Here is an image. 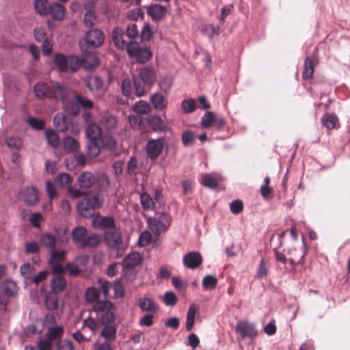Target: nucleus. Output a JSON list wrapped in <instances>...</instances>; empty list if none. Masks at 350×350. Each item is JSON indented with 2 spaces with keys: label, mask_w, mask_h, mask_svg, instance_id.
Masks as SVG:
<instances>
[{
  "label": "nucleus",
  "mask_w": 350,
  "mask_h": 350,
  "mask_svg": "<svg viewBox=\"0 0 350 350\" xmlns=\"http://www.w3.org/2000/svg\"><path fill=\"white\" fill-rule=\"evenodd\" d=\"M103 203V198L98 194L86 196L77 204L79 214L85 218L94 217L95 211L99 208Z\"/></svg>",
  "instance_id": "obj_1"
},
{
  "label": "nucleus",
  "mask_w": 350,
  "mask_h": 350,
  "mask_svg": "<svg viewBox=\"0 0 350 350\" xmlns=\"http://www.w3.org/2000/svg\"><path fill=\"white\" fill-rule=\"evenodd\" d=\"M104 241L109 248L116 252L117 257H121L123 255L125 246L119 228L106 231L104 234Z\"/></svg>",
  "instance_id": "obj_2"
},
{
  "label": "nucleus",
  "mask_w": 350,
  "mask_h": 350,
  "mask_svg": "<svg viewBox=\"0 0 350 350\" xmlns=\"http://www.w3.org/2000/svg\"><path fill=\"white\" fill-rule=\"evenodd\" d=\"M147 223L150 230L155 236H159L165 232L170 226L171 217L165 213H156L154 217H149Z\"/></svg>",
  "instance_id": "obj_3"
},
{
  "label": "nucleus",
  "mask_w": 350,
  "mask_h": 350,
  "mask_svg": "<svg viewBox=\"0 0 350 350\" xmlns=\"http://www.w3.org/2000/svg\"><path fill=\"white\" fill-rule=\"evenodd\" d=\"M79 188H70L68 192L75 198L82 196L85 192L83 190L90 189L96 183V176L90 172H83L77 178Z\"/></svg>",
  "instance_id": "obj_4"
},
{
  "label": "nucleus",
  "mask_w": 350,
  "mask_h": 350,
  "mask_svg": "<svg viewBox=\"0 0 350 350\" xmlns=\"http://www.w3.org/2000/svg\"><path fill=\"white\" fill-rule=\"evenodd\" d=\"M126 50L129 57H134L137 62L141 64L147 62L152 56L148 47L142 46L137 42L129 41Z\"/></svg>",
  "instance_id": "obj_5"
},
{
  "label": "nucleus",
  "mask_w": 350,
  "mask_h": 350,
  "mask_svg": "<svg viewBox=\"0 0 350 350\" xmlns=\"http://www.w3.org/2000/svg\"><path fill=\"white\" fill-rule=\"evenodd\" d=\"M53 124L57 131L70 132L72 134H77L79 129L77 125H74L70 118L63 113H59L53 118Z\"/></svg>",
  "instance_id": "obj_6"
},
{
  "label": "nucleus",
  "mask_w": 350,
  "mask_h": 350,
  "mask_svg": "<svg viewBox=\"0 0 350 350\" xmlns=\"http://www.w3.org/2000/svg\"><path fill=\"white\" fill-rule=\"evenodd\" d=\"M165 144L164 137L149 139L146 146L147 157L151 161L156 160L162 153Z\"/></svg>",
  "instance_id": "obj_7"
},
{
  "label": "nucleus",
  "mask_w": 350,
  "mask_h": 350,
  "mask_svg": "<svg viewBox=\"0 0 350 350\" xmlns=\"http://www.w3.org/2000/svg\"><path fill=\"white\" fill-rule=\"evenodd\" d=\"M83 40L88 48L95 49L103 44L105 36L102 31L98 29H92L85 33Z\"/></svg>",
  "instance_id": "obj_8"
},
{
  "label": "nucleus",
  "mask_w": 350,
  "mask_h": 350,
  "mask_svg": "<svg viewBox=\"0 0 350 350\" xmlns=\"http://www.w3.org/2000/svg\"><path fill=\"white\" fill-rule=\"evenodd\" d=\"M80 46L83 51L82 57L81 58L82 67L85 70H91L96 68L99 64L97 55L93 51H83L81 42H80Z\"/></svg>",
  "instance_id": "obj_9"
},
{
  "label": "nucleus",
  "mask_w": 350,
  "mask_h": 350,
  "mask_svg": "<svg viewBox=\"0 0 350 350\" xmlns=\"http://www.w3.org/2000/svg\"><path fill=\"white\" fill-rule=\"evenodd\" d=\"M19 196L20 199L28 206H33L39 200L38 191L34 187H29L21 190Z\"/></svg>",
  "instance_id": "obj_10"
},
{
  "label": "nucleus",
  "mask_w": 350,
  "mask_h": 350,
  "mask_svg": "<svg viewBox=\"0 0 350 350\" xmlns=\"http://www.w3.org/2000/svg\"><path fill=\"white\" fill-rule=\"evenodd\" d=\"M93 224L94 227L102 230H111L118 228L112 217H101L98 214L93 219Z\"/></svg>",
  "instance_id": "obj_11"
},
{
  "label": "nucleus",
  "mask_w": 350,
  "mask_h": 350,
  "mask_svg": "<svg viewBox=\"0 0 350 350\" xmlns=\"http://www.w3.org/2000/svg\"><path fill=\"white\" fill-rule=\"evenodd\" d=\"M148 87L151 86L156 81V71L151 65L142 68L139 72V77Z\"/></svg>",
  "instance_id": "obj_12"
},
{
  "label": "nucleus",
  "mask_w": 350,
  "mask_h": 350,
  "mask_svg": "<svg viewBox=\"0 0 350 350\" xmlns=\"http://www.w3.org/2000/svg\"><path fill=\"white\" fill-rule=\"evenodd\" d=\"M202 262V256L197 252H189L183 257L184 265L190 269H195L198 268Z\"/></svg>",
  "instance_id": "obj_13"
},
{
  "label": "nucleus",
  "mask_w": 350,
  "mask_h": 350,
  "mask_svg": "<svg viewBox=\"0 0 350 350\" xmlns=\"http://www.w3.org/2000/svg\"><path fill=\"white\" fill-rule=\"evenodd\" d=\"M68 94V89L59 83H53L50 86L49 98H53L64 102Z\"/></svg>",
  "instance_id": "obj_14"
},
{
  "label": "nucleus",
  "mask_w": 350,
  "mask_h": 350,
  "mask_svg": "<svg viewBox=\"0 0 350 350\" xmlns=\"http://www.w3.org/2000/svg\"><path fill=\"white\" fill-rule=\"evenodd\" d=\"M236 330L243 338H253L257 335V331L252 323L247 321H240L237 324Z\"/></svg>",
  "instance_id": "obj_15"
},
{
  "label": "nucleus",
  "mask_w": 350,
  "mask_h": 350,
  "mask_svg": "<svg viewBox=\"0 0 350 350\" xmlns=\"http://www.w3.org/2000/svg\"><path fill=\"white\" fill-rule=\"evenodd\" d=\"M125 33L120 27H115L111 33V38L116 46L120 49H126L129 42L125 39Z\"/></svg>",
  "instance_id": "obj_16"
},
{
  "label": "nucleus",
  "mask_w": 350,
  "mask_h": 350,
  "mask_svg": "<svg viewBox=\"0 0 350 350\" xmlns=\"http://www.w3.org/2000/svg\"><path fill=\"white\" fill-rule=\"evenodd\" d=\"M102 129L100 125L96 123H89L86 125L85 136L90 142L97 141L101 137Z\"/></svg>",
  "instance_id": "obj_17"
},
{
  "label": "nucleus",
  "mask_w": 350,
  "mask_h": 350,
  "mask_svg": "<svg viewBox=\"0 0 350 350\" xmlns=\"http://www.w3.org/2000/svg\"><path fill=\"white\" fill-rule=\"evenodd\" d=\"M138 305L142 312L155 313L158 311V306L152 298L144 297L138 300Z\"/></svg>",
  "instance_id": "obj_18"
},
{
  "label": "nucleus",
  "mask_w": 350,
  "mask_h": 350,
  "mask_svg": "<svg viewBox=\"0 0 350 350\" xmlns=\"http://www.w3.org/2000/svg\"><path fill=\"white\" fill-rule=\"evenodd\" d=\"M147 12L153 21H159L165 15L167 8L160 4H152L147 8Z\"/></svg>",
  "instance_id": "obj_19"
},
{
  "label": "nucleus",
  "mask_w": 350,
  "mask_h": 350,
  "mask_svg": "<svg viewBox=\"0 0 350 350\" xmlns=\"http://www.w3.org/2000/svg\"><path fill=\"white\" fill-rule=\"evenodd\" d=\"M100 124L107 131H111L116 129L118 120L116 116L106 113L101 116Z\"/></svg>",
  "instance_id": "obj_20"
},
{
  "label": "nucleus",
  "mask_w": 350,
  "mask_h": 350,
  "mask_svg": "<svg viewBox=\"0 0 350 350\" xmlns=\"http://www.w3.org/2000/svg\"><path fill=\"white\" fill-rule=\"evenodd\" d=\"M66 285V280L62 275H55L51 280V292L55 294L62 293Z\"/></svg>",
  "instance_id": "obj_21"
},
{
  "label": "nucleus",
  "mask_w": 350,
  "mask_h": 350,
  "mask_svg": "<svg viewBox=\"0 0 350 350\" xmlns=\"http://www.w3.org/2000/svg\"><path fill=\"white\" fill-rule=\"evenodd\" d=\"M142 257L138 252L129 254L123 260L122 265L126 268H133L141 264Z\"/></svg>",
  "instance_id": "obj_22"
},
{
  "label": "nucleus",
  "mask_w": 350,
  "mask_h": 350,
  "mask_svg": "<svg viewBox=\"0 0 350 350\" xmlns=\"http://www.w3.org/2000/svg\"><path fill=\"white\" fill-rule=\"evenodd\" d=\"M49 14L55 21H62L65 14L64 7L59 3H53L49 5Z\"/></svg>",
  "instance_id": "obj_23"
},
{
  "label": "nucleus",
  "mask_w": 350,
  "mask_h": 350,
  "mask_svg": "<svg viewBox=\"0 0 350 350\" xmlns=\"http://www.w3.org/2000/svg\"><path fill=\"white\" fill-rule=\"evenodd\" d=\"M56 241L57 239L55 237L53 234L49 232L42 234L40 239V243L49 251L55 248Z\"/></svg>",
  "instance_id": "obj_24"
},
{
  "label": "nucleus",
  "mask_w": 350,
  "mask_h": 350,
  "mask_svg": "<svg viewBox=\"0 0 350 350\" xmlns=\"http://www.w3.org/2000/svg\"><path fill=\"white\" fill-rule=\"evenodd\" d=\"M147 122L152 129L154 131H163L165 124L162 118L157 115H152L148 117Z\"/></svg>",
  "instance_id": "obj_25"
},
{
  "label": "nucleus",
  "mask_w": 350,
  "mask_h": 350,
  "mask_svg": "<svg viewBox=\"0 0 350 350\" xmlns=\"http://www.w3.org/2000/svg\"><path fill=\"white\" fill-rule=\"evenodd\" d=\"M150 98L151 102L156 109L162 111L166 108L167 102L161 94L155 93L151 96Z\"/></svg>",
  "instance_id": "obj_26"
},
{
  "label": "nucleus",
  "mask_w": 350,
  "mask_h": 350,
  "mask_svg": "<svg viewBox=\"0 0 350 350\" xmlns=\"http://www.w3.org/2000/svg\"><path fill=\"white\" fill-rule=\"evenodd\" d=\"M50 86L43 82H39L34 85V93L36 97L43 98L49 97Z\"/></svg>",
  "instance_id": "obj_27"
},
{
  "label": "nucleus",
  "mask_w": 350,
  "mask_h": 350,
  "mask_svg": "<svg viewBox=\"0 0 350 350\" xmlns=\"http://www.w3.org/2000/svg\"><path fill=\"white\" fill-rule=\"evenodd\" d=\"M139 172L138 161L135 157H131L126 165V175L135 176Z\"/></svg>",
  "instance_id": "obj_28"
},
{
  "label": "nucleus",
  "mask_w": 350,
  "mask_h": 350,
  "mask_svg": "<svg viewBox=\"0 0 350 350\" xmlns=\"http://www.w3.org/2000/svg\"><path fill=\"white\" fill-rule=\"evenodd\" d=\"M87 230L83 226L75 227L72 230V239L73 241L77 244H80V245L85 238Z\"/></svg>",
  "instance_id": "obj_29"
},
{
  "label": "nucleus",
  "mask_w": 350,
  "mask_h": 350,
  "mask_svg": "<svg viewBox=\"0 0 350 350\" xmlns=\"http://www.w3.org/2000/svg\"><path fill=\"white\" fill-rule=\"evenodd\" d=\"M112 308L113 304L109 300H96L92 306V310L96 312H105Z\"/></svg>",
  "instance_id": "obj_30"
},
{
  "label": "nucleus",
  "mask_w": 350,
  "mask_h": 350,
  "mask_svg": "<svg viewBox=\"0 0 350 350\" xmlns=\"http://www.w3.org/2000/svg\"><path fill=\"white\" fill-rule=\"evenodd\" d=\"M133 81L135 88V94L137 96H144L146 92V87H148V85L144 83L139 77L136 76H133Z\"/></svg>",
  "instance_id": "obj_31"
},
{
  "label": "nucleus",
  "mask_w": 350,
  "mask_h": 350,
  "mask_svg": "<svg viewBox=\"0 0 350 350\" xmlns=\"http://www.w3.org/2000/svg\"><path fill=\"white\" fill-rule=\"evenodd\" d=\"M63 103L64 109L69 114L75 116L79 113L78 102L75 98L73 100H69L68 101L65 100Z\"/></svg>",
  "instance_id": "obj_32"
},
{
  "label": "nucleus",
  "mask_w": 350,
  "mask_h": 350,
  "mask_svg": "<svg viewBox=\"0 0 350 350\" xmlns=\"http://www.w3.org/2000/svg\"><path fill=\"white\" fill-rule=\"evenodd\" d=\"M116 332L114 326L105 325L100 332V335L105 338L107 342H113L116 339Z\"/></svg>",
  "instance_id": "obj_33"
},
{
  "label": "nucleus",
  "mask_w": 350,
  "mask_h": 350,
  "mask_svg": "<svg viewBox=\"0 0 350 350\" xmlns=\"http://www.w3.org/2000/svg\"><path fill=\"white\" fill-rule=\"evenodd\" d=\"M72 178L68 173H60L55 178V183L62 187H70Z\"/></svg>",
  "instance_id": "obj_34"
},
{
  "label": "nucleus",
  "mask_w": 350,
  "mask_h": 350,
  "mask_svg": "<svg viewBox=\"0 0 350 350\" xmlns=\"http://www.w3.org/2000/svg\"><path fill=\"white\" fill-rule=\"evenodd\" d=\"M200 182L203 185L211 189H215L218 186L217 179L210 174H202Z\"/></svg>",
  "instance_id": "obj_35"
},
{
  "label": "nucleus",
  "mask_w": 350,
  "mask_h": 350,
  "mask_svg": "<svg viewBox=\"0 0 350 350\" xmlns=\"http://www.w3.org/2000/svg\"><path fill=\"white\" fill-rule=\"evenodd\" d=\"M94 185H96L99 191L106 190L110 185L109 176L104 173L98 174L96 176V183Z\"/></svg>",
  "instance_id": "obj_36"
},
{
  "label": "nucleus",
  "mask_w": 350,
  "mask_h": 350,
  "mask_svg": "<svg viewBox=\"0 0 350 350\" xmlns=\"http://www.w3.org/2000/svg\"><path fill=\"white\" fill-rule=\"evenodd\" d=\"M100 242V236L97 234H92L87 237L82 241L81 247H94Z\"/></svg>",
  "instance_id": "obj_37"
},
{
  "label": "nucleus",
  "mask_w": 350,
  "mask_h": 350,
  "mask_svg": "<svg viewBox=\"0 0 350 350\" xmlns=\"http://www.w3.org/2000/svg\"><path fill=\"white\" fill-rule=\"evenodd\" d=\"M75 98L78 102V105H79V109L81 108H82L85 110H88V109H91L94 108V103L92 100H90L79 94H76L75 95Z\"/></svg>",
  "instance_id": "obj_38"
},
{
  "label": "nucleus",
  "mask_w": 350,
  "mask_h": 350,
  "mask_svg": "<svg viewBox=\"0 0 350 350\" xmlns=\"http://www.w3.org/2000/svg\"><path fill=\"white\" fill-rule=\"evenodd\" d=\"M102 146L110 152H114L116 149L117 142L111 135H105L101 139Z\"/></svg>",
  "instance_id": "obj_39"
},
{
  "label": "nucleus",
  "mask_w": 350,
  "mask_h": 350,
  "mask_svg": "<svg viewBox=\"0 0 350 350\" xmlns=\"http://www.w3.org/2000/svg\"><path fill=\"white\" fill-rule=\"evenodd\" d=\"M45 306L49 310H54L58 307V301L56 294L50 292L45 297Z\"/></svg>",
  "instance_id": "obj_40"
},
{
  "label": "nucleus",
  "mask_w": 350,
  "mask_h": 350,
  "mask_svg": "<svg viewBox=\"0 0 350 350\" xmlns=\"http://www.w3.org/2000/svg\"><path fill=\"white\" fill-rule=\"evenodd\" d=\"M49 3L47 0H36L34 1V8L38 14L41 16L49 14Z\"/></svg>",
  "instance_id": "obj_41"
},
{
  "label": "nucleus",
  "mask_w": 350,
  "mask_h": 350,
  "mask_svg": "<svg viewBox=\"0 0 350 350\" xmlns=\"http://www.w3.org/2000/svg\"><path fill=\"white\" fill-rule=\"evenodd\" d=\"M82 66L81 58L75 55H69L67 57V70L70 72L76 71Z\"/></svg>",
  "instance_id": "obj_42"
},
{
  "label": "nucleus",
  "mask_w": 350,
  "mask_h": 350,
  "mask_svg": "<svg viewBox=\"0 0 350 350\" xmlns=\"http://www.w3.org/2000/svg\"><path fill=\"white\" fill-rule=\"evenodd\" d=\"M100 290L95 287H89L85 292V299L88 303L95 302L99 297Z\"/></svg>",
  "instance_id": "obj_43"
},
{
  "label": "nucleus",
  "mask_w": 350,
  "mask_h": 350,
  "mask_svg": "<svg viewBox=\"0 0 350 350\" xmlns=\"http://www.w3.org/2000/svg\"><path fill=\"white\" fill-rule=\"evenodd\" d=\"M64 146L70 152H77L79 148V144L75 139L66 137L64 139Z\"/></svg>",
  "instance_id": "obj_44"
},
{
  "label": "nucleus",
  "mask_w": 350,
  "mask_h": 350,
  "mask_svg": "<svg viewBox=\"0 0 350 350\" xmlns=\"http://www.w3.org/2000/svg\"><path fill=\"white\" fill-rule=\"evenodd\" d=\"M45 136L49 145L53 148H56L59 144L58 135L53 129H47L45 131Z\"/></svg>",
  "instance_id": "obj_45"
},
{
  "label": "nucleus",
  "mask_w": 350,
  "mask_h": 350,
  "mask_svg": "<svg viewBox=\"0 0 350 350\" xmlns=\"http://www.w3.org/2000/svg\"><path fill=\"white\" fill-rule=\"evenodd\" d=\"M66 252L65 250H55L53 249L50 251V258L49 259V263L59 262L62 263L65 258Z\"/></svg>",
  "instance_id": "obj_46"
},
{
  "label": "nucleus",
  "mask_w": 350,
  "mask_h": 350,
  "mask_svg": "<svg viewBox=\"0 0 350 350\" xmlns=\"http://www.w3.org/2000/svg\"><path fill=\"white\" fill-rule=\"evenodd\" d=\"M133 110L138 115H144L150 111V107L147 102L140 100L135 104Z\"/></svg>",
  "instance_id": "obj_47"
},
{
  "label": "nucleus",
  "mask_w": 350,
  "mask_h": 350,
  "mask_svg": "<svg viewBox=\"0 0 350 350\" xmlns=\"http://www.w3.org/2000/svg\"><path fill=\"white\" fill-rule=\"evenodd\" d=\"M217 278L212 275H207L202 280V286L206 290L214 289L217 284Z\"/></svg>",
  "instance_id": "obj_48"
},
{
  "label": "nucleus",
  "mask_w": 350,
  "mask_h": 350,
  "mask_svg": "<svg viewBox=\"0 0 350 350\" xmlns=\"http://www.w3.org/2000/svg\"><path fill=\"white\" fill-rule=\"evenodd\" d=\"M140 200L144 210H152L154 208V202L148 193H142Z\"/></svg>",
  "instance_id": "obj_49"
},
{
  "label": "nucleus",
  "mask_w": 350,
  "mask_h": 350,
  "mask_svg": "<svg viewBox=\"0 0 350 350\" xmlns=\"http://www.w3.org/2000/svg\"><path fill=\"white\" fill-rule=\"evenodd\" d=\"M67 57L68 56L59 53L55 55L54 64L58 70L67 71Z\"/></svg>",
  "instance_id": "obj_50"
},
{
  "label": "nucleus",
  "mask_w": 350,
  "mask_h": 350,
  "mask_svg": "<svg viewBox=\"0 0 350 350\" xmlns=\"http://www.w3.org/2000/svg\"><path fill=\"white\" fill-rule=\"evenodd\" d=\"M314 72L313 62L311 59L306 57L304 62V69L303 72V78L305 80L312 77Z\"/></svg>",
  "instance_id": "obj_51"
},
{
  "label": "nucleus",
  "mask_w": 350,
  "mask_h": 350,
  "mask_svg": "<svg viewBox=\"0 0 350 350\" xmlns=\"http://www.w3.org/2000/svg\"><path fill=\"white\" fill-rule=\"evenodd\" d=\"M129 122L131 126L134 129H142L144 125L143 118L138 115H130Z\"/></svg>",
  "instance_id": "obj_52"
},
{
  "label": "nucleus",
  "mask_w": 350,
  "mask_h": 350,
  "mask_svg": "<svg viewBox=\"0 0 350 350\" xmlns=\"http://www.w3.org/2000/svg\"><path fill=\"white\" fill-rule=\"evenodd\" d=\"M338 122V118L334 114H327L322 118V123L327 129H334Z\"/></svg>",
  "instance_id": "obj_53"
},
{
  "label": "nucleus",
  "mask_w": 350,
  "mask_h": 350,
  "mask_svg": "<svg viewBox=\"0 0 350 350\" xmlns=\"http://www.w3.org/2000/svg\"><path fill=\"white\" fill-rule=\"evenodd\" d=\"M97 282L100 284V293H102L104 297L108 298L110 296L109 292L113 284L108 281H103L101 278H98Z\"/></svg>",
  "instance_id": "obj_54"
},
{
  "label": "nucleus",
  "mask_w": 350,
  "mask_h": 350,
  "mask_svg": "<svg viewBox=\"0 0 350 350\" xmlns=\"http://www.w3.org/2000/svg\"><path fill=\"white\" fill-rule=\"evenodd\" d=\"M180 106L185 113H191L195 111L196 103L193 98L183 100L181 102Z\"/></svg>",
  "instance_id": "obj_55"
},
{
  "label": "nucleus",
  "mask_w": 350,
  "mask_h": 350,
  "mask_svg": "<svg viewBox=\"0 0 350 350\" xmlns=\"http://www.w3.org/2000/svg\"><path fill=\"white\" fill-rule=\"evenodd\" d=\"M196 141V135L191 131H185L182 133V142L184 146H192Z\"/></svg>",
  "instance_id": "obj_56"
},
{
  "label": "nucleus",
  "mask_w": 350,
  "mask_h": 350,
  "mask_svg": "<svg viewBox=\"0 0 350 350\" xmlns=\"http://www.w3.org/2000/svg\"><path fill=\"white\" fill-rule=\"evenodd\" d=\"M215 114L211 111H206L201 118V125L204 128L210 127L215 120Z\"/></svg>",
  "instance_id": "obj_57"
},
{
  "label": "nucleus",
  "mask_w": 350,
  "mask_h": 350,
  "mask_svg": "<svg viewBox=\"0 0 350 350\" xmlns=\"http://www.w3.org/2000/svg\"><path fill=\"white\" fill-rule=\"evenodd\" d=\"M34 267L30 263H24L20 267L21 274L26 279L31 280L33 275Z\"/></svg>",
  "instance_id": "obj_58"
},
{
  "label": "nucleus",
  "mask_w": 350,
  "mask_h": 350,
  "mask_svg": "<svg viewBox=\"0 0 350 350\" xmlns=\"http://www.w3.org/2000/svg\"><path fill=\"white\" fill-rule=\"evenodd\" d=\"M27 122L36 130H42L44 128L45 122L40 118L29 117L27 120Z\"/></svg>",
  "instance_id": "obj_59"
},
{
  "label": "nucleus",
  "mask_w": 350,
  "mask_h": 350,
  "mask_svg": "<svg viewBox=\"0 0 350 350\" xmlns=\"http://www.w3.org/2000/svg\"><path fill=\"white\" fill-rule=\"evenodd\" d=\"M87 152L90 157H96L100 153V148L97 144V141L90 142L87 146Z\"/></svg>",
  "instance_id": "obj_60"
},
{
  "label": "nucleus",
  "mask_w": 350,
  "mask_h": 350,
  "mask_svg": "<svg viewBox=\"0 0 350 350\" xmlns=\"http://www.w3.org/2000/svg\"><path fill=\"white\" fill-rule=\"evenodd\" d=\"M133 81L130 79H124L121 85V90L122 94L126 96H129L133 92Z\"/></svg>",
  "instance_id": "obj_61"
},
{
  "label": "nucleus",
  "mask_w": 350,
  "mask_h": 350,
  "mask_svg": "<svg viewBox=\"0 0 350 350\" xmlns=\"http://www.w3.org/2000/svg\"><path fill=\"white\" fill-rule=\"evenodd\" d=\"M5 144L8 147L15 149L21 148L23 145L21 138L16 136L7 137L5 139Z\"/></svg>",
  "instance_id": "obj_62"
},
{
  "label": "nucleus",
  "mask_w": 350,
  "mask_h": 350,
  "mask_svg": "<svg viewBox=\"0 0 350 350\" xmlns=\"http://www.w3.org/2000/svg\"><path fill=\"white\" fill-rule=\"evenodd\" d=\"M96 21L95 14L92 10H88L84 16L83 23L87 27H92Z\"/></svg>",
  "instance_id": "obj_63"
},
{
  "label": "nucleus",
  "mask_w": 350,
  "mask_h": 350,
  "mask_svg": "<svg viewBox=\"0 0 350 350\" xmlns=\"http://www.w3.org/2000/svg\"><path fill=\"white\" fill-rule=\"evenodd\" d=\"M86 85L91 91L93 89L99 90L103 85V81L99 77L94 76L88 81Z\"/></svg>",
  "instance_id": "obj_64"
}]
</instances>
